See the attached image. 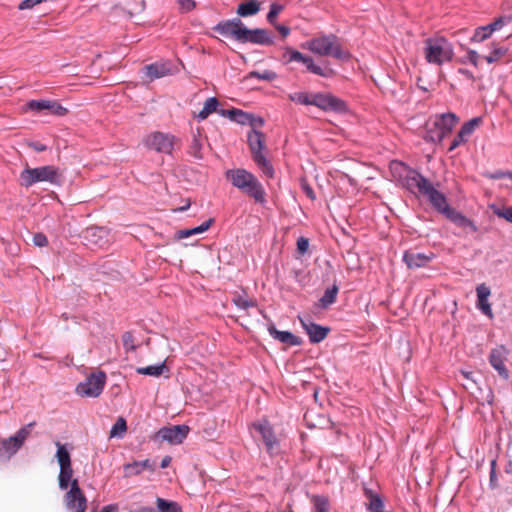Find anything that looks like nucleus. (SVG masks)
Instances as JSON below:
<instances>
[{
    "instance_id": "1",
    "label": "nucleus",
    "mask_w": 512,
    "mask_h": 512,
    "mask_svg": "<svg viewBox=\"0 0 512 512\" xmlns=\"http://www.w3.org/2000/svg\"><path fill=\"white\" fill-rule=\"evenodd\" d=\"M404 188L413 194H419L427 199L432 208L438 213L444 215L449 221L460 228H469L471 232L478 231L475 223L461 212L452 208L444 193L437 190L434 185L414 169L411 174L400 183Z\"/></svg>"
},
{
    "instance_id": "2",
    "label": "nucleus",
    "mask_w": 512,
    "mask_h": 512,
    "mask_svg": "<svg viewBox=\"0 0 512 512\" xmlns=\"http://www.w3.org/2000/svg\"><path fill=\"white\" fill-rule=\"evenodd\" d=\"M232 185L252 197L258 203L265 202V192L259 180L245 169H233L227 172Z\"/></svg>"
},
{
    "instance_id": "3",
    "label": "nucleus",
    "mask_w": 512,
    "mask_h": 512,
    "mask_svg": "<svg viewBox=\"0 0 512 512\" xmlns=\"http://www.w3.org/2000/svg\"><path fill=\"white\" fill-rule=\"evenodd\" d=\"M424 55L428 63L440 66L453 59L454 48L444 36L429 37L424 41Z\"/></svg>"
},
{
    "instance_id": "4",
    "label": "nucleus",
    "mask_w": 512,
    "mask_h": 512,
    "mask_svg": "<svg viewBox=\"0 0 512 512\" xmlns=\"http://www.w3.org/2000/svg\"><path fill=\"white\" fill-rule=\"evenodd\" d=\"M248 144L253 161L266 177L273 178L274 168L263 153L265 149V135L258 130H251L248 133Z\"/></svg>"
},
{
    "instance_id": "5",
    "label": "nucleus",
    "mask_w": 512,
    "mask_h": 512,
    "mask_svg": "<svg viewBox=\"0 0 512 512\" xmlns=\"http://www.w3.org/2000/svg\"><path fill=\"white\" fill-rule=\"evenodd\" d=\"M21 185L30 187L38 182H49L51 184H59L61 179L60 170L52 165L26 168L20 175Z\"/></svg>"
},
{
    "instance_id": "6",
    "label": "nucleus",
    "mask_w": 512,
    "mask_h": 512,
    "mask_svg": "<svg viewBox=\"0 0 512 512\" xmlns=\"http://www.w3.org/2000/svg\"><path fill=\"white\" fill-rule=\"evenodd\" d=\"M307 48L320 56L342 57V51L335 35H325L311 39L307 42Z\"/></svg>"
},
{
    "instance_id": "7",
    "label": "nucleus",
    "mask_w": 512,
    "mask_h": 512,
    "mask_svg": "<svg viewBox=\"0 0 512 512\" xmlns=\"http://www.w3.org/2000/svg\"><path fill=\"white\" fill-rule=\"evenodd\" d=\"M106 379L104 371L93 372L77 385L76 393L82 397L96 398L102 393Z\"/></svg>"
},
{
    "instance_id": "8",
    "label": "nucleus",
    "mask_w": 512,
    "mask_h": 512,
    "mask_svg": "<svg viewBox=\"0 0 512 512\" xmlns=\"http://www.w3.org/2000/svg\"><path fill=\"white\" fill-rule=\"evenodd\" d=\"M377 483L370 481L369 483L361 482L360 491L364 497V506L369 512H384L385 503L379 491Z\"/></svg>"
},
{
    "instance_id": "9",
    "label": "nucleus",
    "mask_w": 512,
    "mask_h": 512,
    "mask_svg": "<svg viewBox=\"0 0 512 512\" xmlns=\"http://www.w3.org/2000/svg\"><path fill=\"white\" fill-rule=\"evenodd\" d=\"M56 446V458L60 466V472L58 476L59 487L62 490H66L69 484L71 485V482L74 480L72 479L73 469L71 464V457L65 445L61 444L60 442H56Z\"/></svg>"
},
{
    "instance_id": "10",
    "label": "nucleus",
    "mask_w": 512,
    "mask_h": 512,
    "mask_svg": "<svg viewBox=\"0 0 512 512\" xmlns=\"http://www.w3.org/2000/svg\"><path fill=\"white\" fill-rule=\"evenodd\" d=\"M489 488L491 490L501 489V493L506 495V501L512 505V476L498 475L496 459L490 462Z\"/></svg>"
},
{
    "instance_id": "11",
    "label": "nucleus",
    "mask_w": 512,
    "mask_h": 512,
    "mask_svg": "<svg viewBox=\"0 0 512 512\" xmlns=\"http://www.w3.org/2000/svg\"><path fill=\"white\" fill-rule=\"evenodd\" d=\"M175 137L162 132H153L144 139V145L159 153L171 154L174 148Z\"/></svg>"
},
{
    "instance_id": "12",
    "label": "nucleus",
    "mask_w": 512,
    "mask_h": 512,
    "mask_svg": "<svg viewBox=\"0 0 512 512\" xmlns=\"http://www.w3.org/2000/svg\"><path fill=\"white\" fill-rule=\"evenodd\" d=\"M254 429L260 434L267 452L270 455L278 454L280 443L277 439L272 425L267 420H262L253 424Z\"/></svg>"
},
{
    "instance_id": "13",
    "label": "nucleus",
    "mask_w": 512,
    "mask_h": 512,
    "mask_svg": "<svg viewBox=\"0 0 512 512\" xmlns=\"http://www.w3.org/2000/svg\"><path fill=\"white\" fill-rule=\"evenodd\" d=\"M35 422H30L17 431V433L3 440V448L7 458H10L22 447L25 440L31 435Z\"/></svg>"
},
{
    "instance_id": "14",
    "label": "nucleus",
    "mask_w": 512,
    "mask_h": 512,
    "mask_svg": "<svg viewBox=\"0 0 512 512\" xmlns=\"http://www.w3.org/2000/svg\"><path fill=\"white\" fill-rule=\"evenodd\" d=\"M312 105L324 110L344 113L348 111L347 104L341 99L325 93H313Z\"/></svg>"
},
{
    "instance_id": "15",
    "label": "nucleus",
    "mask_w": 512,
    "mask_h": 512,
    "mask_svg": "<svg viewBox=\"0 0 512 512\" xmlns=\"http://www.w3.org/2000/svg\"><path fill=\"white\" fill-rule=\"evenodd\" d=\"M511 22L512 15L500 16L488 25L477 27L470 41L472 43L483 42L490 38L493 32L500 30L505 25L510 24Z\"/></svg>"
},
{
    "instance_id": "16",
    "label": "nucleus",
    "mask_w": 512,
    "mask_h": 512,
    "mask_svg": "<svg viewBox=\"0 0 512 512\" xmlns=\"http://www.w3.org/2000/svg\"><path fill=\"white\" fill-rule=\"evenodd\" d=\"M65 503L68 509L75 512H85L87 508V499L79 487L78 480L71 482L70 490L65 494Z\"/></svg>"
},
{
    "instance_id": "17",
    "label": "nucleus",
    "mask_w": 512,
    "mask_h": 512,
    "mask_svg": "<svg viewBox=\"0 0 512 512\" xmlns=\"http://www.w3.org/2000/svg\"><path fill=\"white\" fill-rule=\"evenodd\" d=\"M434 258L435 254L431 251L424 253L409 249L404 251L402 260L408 269H418L427 267Z\"/></svg>"
},
{
    "instance_id": "18",
    "label": "nucleus",
    "mask_w": 512,
    "mask_h": 512,
    "mask_svg": "<svg viewBox=\"0 0 512 512\" xmlns=\"http://www.w3.org/2000/svg\"><path fill=\"white\" fill-rule=\"evenodd\" d=\"M241 43H252L258 45H272L274 43V39L272 34L266 29L256 28V29H248L247 27H243L242 35L240 39Z\"/></svg>"
},
{
    "instance_id": "19",
    "label": "nucleus",
    "mask_w": 512,
    "mask_h": 512,
    "mask_svg": "<svg viewBox=\"0 0 512 512\" xmlns=\"http://www.w3.org/2000/svg\"><path fill=\"white\" fill-rule=\"evenodd\" d=\"M507 355L508 351L503 345L493 348L489 354L490 365L498 372L499 376L504 380H508L509 378V370L505 366Z\"/></svg>"
},
{
    "instance_id": "20",
    "label": "nucleus",
    "mask_w": 512,
    "mask_h": 512,
    "mask_svg": "<svg viewBox=\"0 0 512 512\" xmlns=\"http://www.w3.org/2000/svg\"><path fill=\"white\" fill-rule=\"evenodd\" d=\"M26 109L41 112L43 110L49 111L53 115L64 116L68 113V109L63 107L57 101L52 100H31L27 102Z\"/></svg>"
},
{
    "instance_id": "21",
    "label": "nucleus",
    "mask_w": 512,
    "mask_h": 512,
    "mask_svg": "<svg viewBox=\"0 0 512 512\" xmlns=\"http://www.w3.org/2000/svg\"><path fill=\"white\" fill-rule=\"evenodd\" d=\"M243 23L239 18L219 22L213 29L224 36H231L240 42Z\"/></svg>"
},
{
    "instance_id": "22",
    "label": "nucleus",
    "mask_w": 512,
    "mask_h": 512,
    "mask_svg": "<svg viewBox=\"0 0 512 512\" xmlns=\"http://www.w3.org/2000/svg\"><path fill=\"white\" fill-rule=\"evenodd\" d=\"M189 430L187 425H175L160 429L158 435L171 444H180L187 437Z\"/></svg>"
},
{
    "instance_id": "23",
    "label": "nucleus",
    "mask_w": 512,
    "mask_h": 512,
    "mask_svg": "<svg viewBox=\"0 0 512 512\" xmlns=\"http://www.w3.org/2000/svg\"><path fill=\"white\" fill-rule=\"evenodd\" d=\"M299 319L302 327L308 334L311 343H319L327 337L330 331L328 327H324L316 323H313L309 319H303L300 317Z\"/></svg>"
},
{
    "instance_id": "24",
    "label": "nucleus",
    "mask_w": 512,
    "mask_h": 512,
    "mask_svg": "<svg viewBox=\"0 0 512 512\" xmlns=\"http://www.w3.org/2000/svg\"><path fill=\"white\" fill-rule=\"evenodd\" d=\"M459 121L460 118L455 113L447 112L435 117L434 126L438 127L440 132H443V135L446 137L452 132Z\"/></svg>"
},
{
    "instance_id": "25",
    "label": "nucleus",
    "mask_w": 512,
    "mask_h": 512,
    "mask_svg": "<svg viewBox=\"0 0 512 512\" xmlns=\"http://www.w3.org/2000/svg\"><path fill=\"white\" fill-rule=\"evenodd\" d=\"M477 294V308L489 318L493 317V312L490 303L488 302V298L491 295V289L485 283L479 284L476 287Z\"/></svg>"
},
{
    "instance_id": "26",
    "label": "nucleus",
    "mask_w": 512,
    "mask_h": 512,
    "mask_svg": "<svg viewBox=\"0 0 512 512\" xmlns=\"http://www.w3.org/2000/svg\"><path fill=\"white\" fill-rule=\"evenodd\" d=\"M269 334L276 340L288 346H299L302 343L301 338L289 331H279L273 323L268 325Z\"/></svg>"
},
{
    "instance_id": "27",
    "label": "nucleus",
    "mask_w": 512,
    "mask_h": 512,
    "mask_svg": "<svg viewBox=\"0 0 512 512\" xmlns=\"http://www.w3.org/2000/svg\"><path fill=\"white\" fill-rule=\"evenodd\" d=\"M108 231L103 227H89L85 230L84 238L91 244L103 247L107 242Z\"/></svg>"
},
{
    "instance_id": "28",
    "label": "nucleus",
    "mask_w": 512,
    "mask_h": 512,
    "mask_svg": "<svg viewBox=\"0 0 512 512\" xmlns=\"http://www.w3.org/2000/svg\"><path fill=\"white\" fill-rule=\"evenodd\" d=\"M145 75L149 78L150 81H153L158 78H162L168 74H170L171 69L170 66L166 63H152L144 66L143 68Z\"/></svg>"
},
{
    "instance_id": "29",
    "label": "nucleus",
    "mask_w": 512,
    "mask_h": 512,
    "mask_svg": "<svg viewBox=\"0 0 512 512\" xmlns=\"http://www.w3.org/2000/svg\"><path fill=\"white\" fill-rule=\"evenodd\" d=\"M389 170L393 178L401 183L414 169L402 161L392 160L389 164Z\"/></svg>"
},
{
    "instance_id": "30",
    "label": "nucleus",
    "mask_w": 512,
    "mask_h": 512,
    "mask_svg": "<svg viewBox=\"0 0 512 512\" xmlns=\"http://www.w3.org/2000/svg\"><path fill=\"white\" fill-rule=\"evenodd\" d=\"M144 469L154 471L155 465L149 459L144 461H134L133 463L124 465L125 476L127 477L139 475Z\"/></svg>"
},
{
    "instance_id": "31",
    "label": "nucleus",
    "mask_w": 512,
    "mask_h": 512,
    "mask_svg": "<svg viewBox=\"0 0 512 512\" xmlns=\"http://www.w3.org/2000/svg\"><path fill=\"white\" fill-rule=\"evenodd\" d=\"M260 11V2L258 0H246L237 7V14L241 17H248L257 14Z\"/></svg>"
},
{
    "instance_id": "32",
    "label": "nucleus",
    "mask_w": 512,
    "mask_h": 512,
    "mask_svg": "<svg viewBox=\"0 0 512 512\" xmlns=\"http://www.w3.org/2000/svg\"><path fill=\"white\" fill-rule=\"evenodd\" d=\"M203 138L201 134V130L198 128L196 133H193V139L191 144L189 145L188 153L196 159L203 158Z\"/></svg>"
},
{
    "instance_id": "33",
    "label": "nucleus",
    "mask_w": 512,
    "mask_h": 512,
    "mask_svg": "<svg viewBox=\"0 0 512 512\" xmlns=\"http://www.w3.org/2000/svg\"><path fill=\"white\" fill-rule=\"evenodd\" d=\"M213 223H214V219L209 218L207 221H205L204 223H202L201 225H199L197 227H194L191 229L179 230L176 233V238L183 239V238H187L192 235H195V234L203 233V232L207 231L213 225Z\"/></svg>"
},
{
    "instance_id": "34",
    "label": "nucleus",
    "mask_w": 512,
    "mask_h": 512,
    "mask_svg": "<svg viewBox=\"0 0 512 512\" xmlns=\"http://www.w3.org/2000/svg\"><path fill=\"white\" fill-rule=\"evenodd\" d=\"M218 105H219V101L216 97L208 98L205 101L202 110L197 114V118L199 120L206 119L211 113L218 111L217 110Z\"/></svg>"
},
{
    "instance_id": "35",
    "label": "nucleus",
    "mask_w": 512,
    "mask_h": 512,
    "mask_svg": "<svg viewBox=\"0 0 512 512\" xmlns=\"http://www.w3.org/2000/svg\"><path fill=\"white\" fill-rule=\"evenodd\" d=\"M164 370H167V367H166L165 363H161L159 365H151V366H147V367H141V368H138L136 371L138 374H141V375H149V376L158 377L163 374Z\"/></svg>"
},
{
    "instance_id": "36",
    "label": "nucleus",
    "mask_w": 512,
    "mask_h": 512,
    "mask_svg": "<svg viewBox=\"0 0 512 512\" xmlns=\"http://www.w3.org/2000/svg\"><path fill=\"white\" fill-rule=\"evenodd\" d=\"M492 46H493V49L490 52V54L487 55V56H484V59L489 64H492V63H495V62L499 61L508 52V48L497 46L494 42L492 43Z\"/></svg>"
},
{
    "instance_id": "37",
    "label": "nucleus",
    "mask_w": 512,
    "mask_h": 512,
    "mask_svg": "<svg viewBox=\"0 0 512 512\" xmlns=\"http://www.w3.org/2000/svg\"><path fill=\"white\" fill-rule=\"evenodd\" d=\"M445 138L443 135V132H440L438 127L434 126V123L431 127L426 125V135L424 136V139L429 142L433 143H440Z\"/></svg>"
},
{
    "instance_id": "38",
    "label": "nucleus",
    "mask_w": 512,
    "mask_h": 512,
    "mask_svg": "<svg viewBox=\"0 0 512 512\" xmlns=\"http://www.w3.org/2000/svg\"><path fill=\"white\" fill-rule=\"evenodd\" d=\"M338 288L333 286L332 288H328L324 295L319 300V306L322 308H326L332 303L335 302Z\"/></svg>"
},
{
    "instance_id": "39",
    "label": "nucleus",
    "mask_w": 512,
    "mask_h": 512,
    "mask_svg": "<svg viewBox=\"0 0 512 512\" xmlns=\"http://www.w3.org/2000/svg\"><path fill=\"white\" fill-rule=\"evenodd\" d=\"M481 123L480 117L472 118L461 126L460 131L468 138Z\"/></svg>"
},
{
    "instance_id": "40",
    "label": "nucleus",
    "mask_w": 512,
    "mask_h": 512,
    "mask_svg": "<svg viewBox=\"0 0 512 512\" xmlns=\"http://www.w3.org/2000/svg\"><path fill=\"white\" fill-rule=\"evenodd\" d=\"M290 100L302 105H312L313 93L297 92L289 96Z\"/></svg>"
},
{
    "instance_id": "41",
    "label": "nucleus",
    "mask_w": 512,
    "mask_h": 512,
    "mask_svg": "<svg viewBox=\"0 0 512 512\" xmlns=\"http://www.w3.org/2000/svg\"><path fill=\"white\" fill-rule=\"evenodd\" d=\"M156 503L161 512H180V507L175 502H168L165 499L157 498Z\"/></svg>"
},
{
    "instance_id": "42",
    "label": "nucleus",
    "mask_w": 512,
    "mask_h": 512,
    "mask_svg": "<svg viewBox=\"0 0 512 512\" xmlns=\"http://www.w3.org/2000/svg\"><path fill=\"white\" fill-rule=\"evenodd\" d=\"M315 512H329L328 499L325 496L315 495L312 498Z\"/></svg>"
},
{
    "instance_id": "43",
    "label": "nucleus",
    "mask_w": 512,
    "mask_h": 512,
    "mask_svg": "<svg viewBox=\"0 0 512 512\" xmlns=\"http://www.w3.org/2000/svg\"><path fill=\"white\" fill-rule=\"evenodd\" d=\"M233 303L240 309H248L257 305L256 301L249 299L243 295H236L233 298Z\"/></svg>"
},
{
    "instance_id": "44",
    "label": "nucleus",
    "mask_w": 512,
    "mask_h": 512,
    "mask_svg": "<svg viewBox=\"0 0 512 512\" xmlns=\"http://www.w3.org/2000/svg\"><path fill=\"white\" fill-rule=\"evenodd\" d=\"M284 10V5L273 2L270 5V10L267 14V21L275 25L278 15Z\"/></svg>"
},
{
    "instance_id": "45",
    "label": "nucleus",
    "mask_w": 512,
    "mask_h": 512,
    "mask_svg": "<svg viewBox=\"0 0 512 512\" xmlns=\"http://www.w3.org/2000/svg\"><path fill=\"white\" fill-rule=\"evenodd\" d=\"M493 213L499 218L505 219L507 222L512 224V206H493Z\"/></svg>"
},
{
    "instance_id": "46",
    "label": "nucleus",
    "mask_w": 512,
    "mask_h": 512,
    "mask_svg": "<svg viewBox=\"0 0 512 512\" xmlns=\"http://www.w3.org/2000/svg\"><path fill=\"white\" fill-rule=\"evenodd\" d=\"M480 57L481 56L478 54L477 51L472 50V49H467V54L464 57L460 58L458 61L461 64H466L467 62H469L474 67H478Z\"/></svg>"
},
{
    "instance_id": "47",
    "label": "nucleus",
    "mask_w": 512,
    "mask_h": 512,
    "mask_svg": "<svg viewBox=\"0 0 512 512\" xmlns=\"http://www.w3.org/2000/svg\"><path fill=\"white\" fill-rule=\"evenodd\" d=\"M126 430V420L123 417H119L110 430V437L121 436Z\"/></svg>"
},
{
    "instance_id": "48",
    "label": "nucleus",
    "mask_w": 512,
    "mask_h": 512,
    "mask_svg": "<svg viewBox=\"0 0 512 512\" xmlns=\"http://www.w3.org/2000/svg\"><path fill=\"white\" fill-rule=\"evenodd\" d=\"M122 342L126 351H135L137 349L134 336L130 331H127L122 335Z\"/></svg>"
},
{
    "instance_id": "49",
    "label": "nucleus",
    "mask_w": 512,
    "mask_h": 512,
    "mask_svg": "<svg viewBox=\"0 0 512 512\" xmlns=\"http://www.w3.org/2000/svg\"><path fill=\"white\" fill-rule=\"evenodd\" d=\"M249 76L266 81H272L277 77L276 73L271 70H265L263 72L252 71Z\"/></svg>"
},
{
    "instance_id": "50",
    "label": "nucleus",
    "mask_w": 512,
    "mask_h": 512,
    "mask_svg": "<svg viewBox=\"0 0 512 512\" xmlns=\"http://www.w3.org/2000/svg\"><path fill=\"white\" fill-rule=\"evenodd\" d=\"M249 118H251V113H247L240 109H236V113L232 121L239 123L241 125H247V122H249Z\"/></svg>"
},
{
    "instance_id": "51",
    "label": "nucleus",
    "mask_w": 512,
    "mask_h": 512,
    "mask_svg": "<svg viewBox=\"0 0 512 512\" xmlns=\"http://www.w3.org/2000/svg\"><path fill=\"white\" fill-rule=\"evenodd\" d=\"M466 142H467V137L459 130L458 133L456 134V136L454 137L453 141L451 142L448 151L451 152L454 149H456L458 146H460L461 144H464Z\"/></svg>"
},
{
    "instance_id": "52",
    "label": "nucleus",
    "mask_w": 512,
    "mask_h": 512,
    "mask_svg": "<svg viewBox=\"0 0 512 512\" xmlns=\"http://www.w3.org/2000/svg\"><path fill=\"white\" fill-rule=\"evenodd\" d=\"M145 7H146L145 1L140 0V1L136 2L134 5L128 6V13L130 14V16L140 14L145 10Z\"/></svg>"
},
{
    "instance_id": "53",
    "label": "nucleus",
    "mask_w": 512,
    "mask_h": 512,
    "mask_svg": "<svg viewBox=\"0 0 512 512\" xmlns=\"http://www.w3.org/2000/svg\"><path fill=\"white\" fill-rule=\"evenodd\" d=\"M177 4L179 6V10L182 13L189 12L193 10L196 6V3L194 0H177Z\"/></svg>"
},
{
    "instance_id": "54",
    "label": "nucleus",
    "mask_w": 512,
    "mask_h": 512,
    "mask_svg": "<svg viewBox=\"0 0 512 512\" xmlns=\"http://www.w3.org/2000/svg\"><path fill=\"white\" fill-rule=\"evenodd\" d=\"M247 125L251 126V130H257V128H261L264 125V119L260 116H255L251 114V118H249V122Z\"/></svg>"
},
{
    "instance_id": "55",
    "label": "nucleus",
    "mask_w": 512,
    "mask_h": 512,
    "mask_svg": "<svg viewBox=\"0 0 512 512\" xmlns=\"http://www.w3.org/2000/svg\"><path fill=\"white\" fill-rule=\"evenodd\" d=\"M309 248V241L305 237H300L297 240V250L300 254H305Z\"/></svg>"
},
{
    "instance_id": "56",
    "label": "nucleus",
    "mask_w": 512,
    "mask_h": 512,
    "mask_svg": "<svg viewBox=\"0 0 512 512\" xmlns=\"http://www.w3.org/2000/svg\"><path fill=\"white\" fill-rule=\"evenodd\" d=\"M33 243L38 247H44L48 244V239L43 233H36L33 236Z\"/></svg>"
},
{
    "instance_id": "57",
    "label": "nucleus",
    "mask_w": 512,
    "mask_h": 512,
    "mask_svg": "<svg viewBox=\"0 0 512 512\" xmlns=\"http://www.w3.org/2000/svg\"><path fill=\"white\" fill-rule=\"evenodd\" d=\"M301 188L303 192L309 197L311 200H315L316 196L312 189V187L307 183V181L303 180L301 182Z\"/></svg>"
},
{
    "instance_id": "58",
    "label": "nucleus",
    "mask_w": 512,
    "mask_h": 512,
    "mask_svg": "<svg viewBox=\"0 0 512 512\" xmlns=\"http://www.w3.org/2000/svg\"><path fill=\"white\" fill-rule=\"evenodd\" d=\"M287 53L290 54V61L302 62V60H304L305 57V55L293 49H288Z\"/></svg>"
},
{
    "instance_id": "59",
    "label": "nucleus",
    "mask_w": 512,
    "mask_h": 512,
    "mask_svg": "<svg viewBox=\"0 0 512 512\" xmlns=\"http://www.w3.org/2000/svg\"><path fill=\"white\" fill-rule=\"evenodd\" d=\"M510 171H501L497 170L492 174H487L486 176L490 179H503V178H509Z\"/></svg>"
},
{
    "instance_id": "60",
    "label": "nucleus",
    "mask_w": 512,
    "mask_h": 512,
    "mask_svg": "<svg viewBox=\"0 0 512 512\" xmlns=\"http://www.w3.org/2000/svg\"><path fill=\"white\" fill-rule=\"evenodd\" d=\"M308 71L311 72V73H314L316 75H320V76H326L327 75V73L325 72V69H323L322 67L314 64V62L309 66Z\"/></svg>"
},
{
    "instance_id": "61",
    "label": "nucleus",
    "mask_w": 512,
    "mask_h": 512,
    "mask_svg": "<svg viewBox=\"0 0 512 512\" xmlns=\"http://www.w3.org/2000/svg\"><path fill=\"white\" fill-rule=\"evenodd\" d=\"M507 457L508 460L504 467V474L512 476V455L510 454L509 451L507 452Z\"/></svg>"
},
{
    "instance_id": "62",
    "label": "nucleus",
    "mask_w": 512,
    "mask_h": 512,
    "mask_svg": "<svg viewBox=\"0 0 512 512\" xmlns=\"http://www.w3.org/2000/svg\"><path fill=\"white\" fill-rule=\"evenodd\" d=\"M274 26L277 29V31L281 34L282 37H286L289 35V33H290L289 27H287L285 25L276 24V23Z\"/></svg>"
},
{
    "instance_id": "63",
    "label": "nucleus",
    "mask_w": 512,
    "mask_h": 512,
    "mask_svg": "<svg viewBox=\"0 0 512 512\" xmlns=\"http://www.w3.org/2000/svg\"><path fill=\"white\" fill-rule=\"evenodd\" d=\"M222 116L229 118L230 120H233L234 115L236 113V108H232L229 110L222 109L218 111Z\"/></svg>"
},
{
    "instance_id": "64",
    "label": "nucleus",
    "mask_w": 512,
    "mask_h": 512,
    "mask_svg": "<svg viewBox=\"0 0 512 512\" xmlns=\"http://www.w3.org/2000/svg\"><path fill=\"white\" fill-rule=\"evenodd\" d=\"M222 116L229 118L230 120H233L234 115L236 113V108H232L229 110L222 109L218 111Z\"/></svg>"
}]
</instances>
